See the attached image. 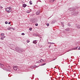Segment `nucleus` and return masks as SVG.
I'll return each instance as SVG.
<instances>
[{
    "label": "nucleus",
    "mask_w": 80,
    "mask_h": 80,
    "mask_svg": "<svg viewBox=\"0 0 80 80\" xmlns=\"http://www.w3.org/2000/svg\"><path fill=\"white\" fill-rule=\"evenodd\" d=\"M6 10L8 13H10L12 12V8L10 7L7 8H5Z\"/></svg>",
    "instance_id": "nucleus-1"
},
{
    "label": "nucleus",
    "mask_w": 80,
    "mask_h": 80,
    "mask_svg": "<svg viewBox=\"0 0 80 80\" xmlns=\"http://www.w3.org/2000/svg\"><path fill=\"white\" fill-rule=\"evenodd\" d=\"M16 50L18 52H23V50L19 48H17Z\"/></svg>",
    "instance_id": "nucleus-2"
},
{
    "label": "nucleus",
    "mask_w": 80,
    "mask_h": 80,
    "mask_svg": "<svg viewBox=\"0 0 80 80\" xmlns=\"http://www.w3.org/2000/svg\"><path fill=\"white\" fill-rule=\"evenodd\" d=\"M13 68L14 70H15V71H20V70H19V68H18V66H14L13 67Z\"/></svg>",
    "instance_id": "nucleus-3"
},
{
    "label": "nucleus",
    "mask_w": 80,
    "mask_h": 80,
    "mask_svg": "<svg viewBox=\"0 0 80 80\" xmlns=\"http://www.w3.org/2000/svg\"><path fill=\"white\" fill-rule=\"evenodd\" d=\"M40 13V11H37L36 12V15H39Z\"/></svg>",
    "instance_id": "nucleus-4"
},
{
    "label": "nucleus",
    "mask_w": 80,
    "mask_h": 80,
    "mask_svg": "<svg viewBox=\"0 0 80 80\" xmlns=\"http://www.w3.org/2000/svg\"><path fill=\"white\" fill-rule=\"evenodd\" d=\"M33 43H34V44H36L37 43V40H34L33 41Z\"/></svg>",
    "instance_id": "nucleus-5"
},
{
    "label": "nucleus",
    "mask_w": 80,
    "mask_h": 80,
    "mask_svg": "<svg viewBox=\"0 0 80 80\" xmlns=\"http://www.w3.org/2000/svg\"><path fill=\"white\" fill-rule=\"evenodd\" d=\"M27 4H24L22 5V7L24 8H25V7H27Z\"/></svg>",
    "instance_id": "nucleus-6"
},
{
    "label": "nucleus",
    "mask_w": 80,
    "mask_h": 80,
    "mask_svg": "<svg viewBox=\"0 0 80 80\" xmlns=\"http://www.w3.org/2000/svg\"><path fill=\"white\" fill-rule=\"evenodd\" d=\"M66 31H69L70 30V29L69 28H67L66 29H65Z\"/></svg>",
    "instance_id": "nucleus-7"
},
{
    "label": "nucleus",
    "mask_w": 80,
    "mask_h": 80,
    "mask_svg": "<svg viewBox=\"0 0 80 80\" xmlns=\"http://www.w3.org/2000/svg\"><path fill=\"white\" fill-rule=\"evenodd\" d=\"M0 67H4V65L3 64H1V63H0Z\"/></svg>",
    "instance_id": "nucleus-8"
},
{
    "label": "nucleus",
    "mask_w": 80,
    "mask_h": 80,
    "mask_svg": "<svg viewBox=\"0 0 80 80\" xmlns=\"http://www.w3.org/2000/svg\"><path fill=\"white\" fill-rule=\"evenodd\" d=\"M4 35H5V34H4V33H2L1 34V36H2V37H3V36Z\"/></svg>",
    "instance_id": "nucleus-9"
},
{
    "label": "nucleus",
    "mask_w": 80,
    "mask_h": 80,
    "mask_svg": "<svg viewBox=\"0 0 80 80\" xmlns=\"http://www.w3.org/2000/svg\"><path fill=\"white\" fill-rule=\"evenodd\" d=\"M77 48H78V47H76V48H73V50H76V49H77Z\"/></svg>",
    "instance_id": "nucleus-10"
},
{
    "label": "nucleus",
    "mask_w": 80,
    "mask_h": 80,
    "mask_svg": "<svg viewBox=\"0 0 80 80\" xmlns=\"http://www.w3.org/2000/svg\"><path fill=\"white\" fill-rule=\"evenodd\" d=\"M43 62V60H41L40 61H38V63H40V62Z\"/></svg>",
    "instance_id": "nucleus-11"
},
{
    "label": "nucleus",
    "mask_w": 80,
    "mask_h": 80,
    "mask_svg": "<svg viewBox=\"0 0 80 80\" xmlns=\"http://www.w3.org/2000/svg\"><path fill=\"white\" fill-rule=\"evenodd\" d=\"M77 28H80V26L79 25H78L77 26Z\"/></svg>",
    "instance_id": "nucleus-12"
},
{
    "label": "nucleus",
    "mask_w": 80,
    "mask_h": 80,
    "mask_svg": "<svg viewBox=\"0 0 80 80\" xmlns=\"http://www.w3.org/2000/svg\"><path fill=\"white\" fill-rule=\"evenodd\" d=\"M55 0H50V2H53L54 1H55Z\"/></svg>",
    "instance_id": "nucleus-13"
},
{
    "label": "nucleus",
    "mask_w": 80,
    "mask_h": 80,
    "mask_svg": "<svg viewBox=\"0 0 80 80\" xmlns=\"http://www.w3.org/2000/svg\"><path fill=\"white\" fill-rule=\"evenodd\" d=\"M29 3L30 5H32V1H30V2H29Z\"/></svg>",
    "instance_id": "nucleus-14"
},
{
    "label": "nucleus",
    "mask_w": 80,
    "mask_h": 80,
    "mask_svg": "<svg viewBox=\"0 0 80 80\" xmlns=\"http://www.w3.org/2000/svg\"><path fill=\"white\" fill-rule=\"evenodd\" d=\"M31 12V11H29L27 12V13H30Z\"/></svg>",
    "instance_id": "nucleus-15"
},
{
    "label": "nucleus",
    "mask_w": 80,
    "mask_h": 80,
    "mask_svg": "<svg viewBox=\"0 0 80 80\" xmlns=\"http://www.w3.org/2000/svg\"><path fill=\"white\" fill-rule=\"evenodd\" d=\"M26 42H27V43H29V42H30V40H27L26 41Z\"/></svg>",
    "instance_id": "nucleus-16"
},
{
    "label": "nucleus",
    "mask_w": 80,
    "mask_h": 80,
    "mask_svg": "<svg viewBox=\"0 0 80 80\" xmlns=\"http://www.w3.org/2000/svg\"><path fill=\"white\" fill-rule=\"evenodd\" d=\"M62 26L63 27H64V25H63V23H62Z\"/></svg>",
    "instance_id": "nucleus-17"
},
{
    "label": "nucleus",
    "mask_w": 80,
    "mask_h": 80,
    "mask_svg": "<svg viewBox=\"0 0 80 80\" xmlns=\"http://www.w3.org/2000/svg\"><path fill=\"white\" fill-rule=\"evenodd\" d=\"M0 6H1V5L0 4ZM0 8H1V9L3 8V7H2V6H0Z\"/></svg>",
    "instance_id": "nucleus-18"
},
{
    "label": "nucleus",
    "mask_w": 80,
    "mask_h": 80,
    "mask_svg": "<svg viewBox=\"0 0 80 80\" xmlns=\"http://www.w3.org/2000/svg\"><path fill=\"white\" fill-rule=\"evenodd\" d=\"M32 28H29V30H30V31H32Z\"/></svg>",
    "instance_id": "nucleus-19"
},
{
    "label": "nucleus",
    "mask_w": 80,
    "mask_h": 80,
    "mask_svg": "<svg viewBox=\"0 0 80 80\" xmlns=\"http://www.w3.org/2000/svg\"><path fill=\"white\" fill-rule=\"evenodd\" d=\"M3 37H2L1 38V40H3Z\"/></svg>",
    "instance_id": "nucleus-20"
},
{
    "label": "nucleus",
    "mask_w": 80,
    "mask_h": 80,
    "mask_svg": "<svg viewBox=\"0 0 80 80\" xmlns=\"http://www.w3.org/2000/svg\"><path fill=\"white\" fill-rule=\"evenodd\" d=\"M8 30H10V28H8Z\"/></svg>",
    "instance_id": "nucleus-21"
},
{
    "label": "nucleus",
    "mask_w": 80,
    "mask_h": 80,
    "mask_svg": "<svg viewBox=\"0 0 80 80\" xmlns=\"http://www.w3.org/2000/svg\"><path fill=\"white\" fill-rule=\"evenodd\" d=\"M21 35H25V33H22Z\"/></svg>",
    "instance_id": "nucleus-22"
},
{
    "label": "nucleus",
    "mask_w": 80,
    "mask_h": 80,
    "mask_svg": "<svg viewBox=\"0 0 80 80\" xmlns=\"http://www.w3.org/2000/svg\"><path fill=\"white\" fill-rule=\"evenodd\" d=\"M5 24H8V22H7V21H6L5 22Z\"/></svg>",
    "instance_id": "nucleus-23"
},
{
    "label": "nucleus",
    "mask_w": 80,
    "mask_h": 80,
    "mask_svg": "<svg viewBox=\"0 0 80 80\" xmlns=\"http://www.w3.org/2000/svg\"><path fill=\"white\" fill-rule=\"evenodd\" d=\"M46 65V63H43L42 64V65Z\"/></svg>",
    "instance_id": "nucleus-24"
},
{
    "label": "nucleus",
    "mask_w": 80,
    "mask_h": 80,
    "mask_svg": "<svg viewBox=\"0 0 80 80\" xmlns=\"http://www.w3.org/2000/svg\"><path fill=\"white\" fill-rule=\"evenodd\" d=\"M68 25L69 27H70V24H68Z\"/></svg>",
    "instance_id": "nucleus-25"
},
{
    "label": "nucleus",
    "mask_w": 80,
    "mask_h": 80,
    "mask_svg": "<svg viewBox=\"0 0 80 80\" xmlns=\"http://www.w3.org/2000/svg\"><path fill=\"white\" fill-rule=\"evenodd\" d=\"M35 25H36V26H38V23H36L35 24Z\"/></svg>",
    "instance_id": "nucleus-26"
},
{
    "label": "nucleus",
    "mask_w": 80,
    "mask_h": 80,
    "mask_svg": "<svg viewBox=\"0 0 80 80\" xmlns=\"http://www.w3.org/2000/svg\"><path fill=\"white\" fill-rule=\"evenodd\" d=\"M46 25H47V26H49V23H47L46 24Z\"/></svg>",
    "instance_id": "nucleus-27"
},
{
    "label": "nucleus",
    "mask_w": 80,
    "mask_h": 80,
    "mask_svg": "<svg viewBox=\"0 0 80 80\" xmlns=\"http://www.w3.org/2000/svg\"><path fill=\"white\" fill-rule=\"evenodd\" d=\"M8 68H9V69H10L11 68V67H10V66H9L8 67Z\"/></svg>",
    "instance_id": "nucleus-28"
},
{
    "label": "nucleus",
    "mask_w": 80,
    "mask_h": 80,
    "mask_svg": "<svg viewBox=\"0 0 80 80\" xmlns=\"http://www.w3.org/2000/svg\"><path fill=\"white\" fill-rule=\"evenodd\" d=\"M2 37L3 38H5V36H4Z\"/></svg>",
    "instance_id": "nucleus-29"
},
{
    "label": "nucleus",
    "mask_w": 80,
    "mask_h": 80,
    "mask_svg": "<svg viewBox=\"0 0 80 80\" xmlns=\"http://www.w3.org/2000/svg\"><path fill=\"white\" fill-rule=\"evenodd\" d=\"M13 46H11L12 47V48H14V47H15V46L14 45H13Z\"/></svg>",
    "instance_id": "nucleus-30"
},
{
    "label": "nucleus",
    "mask_w": 80,
    "mask_h": 80,
    "mask_svg": "<svg viewBox=\"0 0 80 80\" xmlns=\"http://www.w3.org/2000/svg\"><path fill=\"white\" fill-rule=\"evenodd\" d=\"M7 71L8 72H10V70H7Z\"/></svg>",
    "instance_id": "nucleus-31"
},
{
    "label": "nucleus",
    "mask_w": 80,
    "mask_h": 80,
    "mask_svg": "<svg viewBox=\"0 0 80 80\" xmlns=\"http://www.w3.org/2000/svg\"><path fill=\"white\" fill-rule=\"evenodd\" d=\"M10 23H11V22H9L8 23V24H9V25H10Z\"/></svg>",
    "instance_id": "nucleus-32"
},
{
    "label": "nucleus",
    "mask_w": 80,
    "mask_h": 80,
    "mask_svg": "<svg viewBox=\"0 0 80 80\" xmlns=\"http://www.w3.org/2000/svg\"><path fill=\"white\" fill-rule=\"evenodd\" d=\"M13 28H12V27H10V30L11 29H13Z\"/></svg>",
    "instance_id": "nucleus-33"
},
{
    "label": "nucleus",
    "mask_w": 80,
    "mask_h": 80,
    "mask_svg": "<svg viewBox=\"0 0 80 80\" xmlns=\"http://www.w3.org/2000/svg\"><path fill=\"white\" fill-rule=\"evenodd\" d=\"M12 29L13 30H15V28H13V29Z\"/></svg>",
    "instance_id": "nucleus-34"
},
{
    "label": "nucleus",
    "mask_w": 80,
    "mask_h": 80,
    "mask_svg": "<svg viewBox=\"0 0 80 80\" xmlns=\"http://www.w3.org/2000/svg\"><path fill=\"white\" fill-rule=\"evenodd\" d=\"M50 44H52V43H53V44H54V43H51V42H49Z\"/></svg>",
    "instance_id": "nucleus-35"
},
{
    "label": "nucleus",
    "mask_w": 80,
    "mask_h": 80,
    "mask_svg": "<svg viewBox=\"0 0 80 80\" xmlns=\"http://www.w3.org/2000/svg\"><path fill=\"white\" fill-rule=\"evenodd\" d=\"M55 59H57V58H55L53 60H55Z\"/></svg>",
    "instance_id": "nucleus-36"
},
{
    "label": "nucleus",
    "mask_w": 80,
    "mask_h": 80,
    "mask_svg": "<svg viewBox=\"0 0 80 80\" xmlns=\"http://www.w3.org/2000/svg\"><path fill=\"white\" fill-rule=\"evenodd\" d=\"M78 49L80 50V47H79Z\"/></svg>",
    "instance_id": "nucleus-37"
},
{
    "label": "nucleus",
    "mask_w": 80,
    "mask_h": 80,
    "mask_svg": "<svg viewBox=\"0 0 80 80\" xmlns=\"http://www.w3.org/2000/svg\"><path fill=\"white\" fill-rule=\"evenodd\" d=\"M73 49V48H72ZM74 50L73 49H72V50Z\"/></svg>",
    "instance_id": "nucleus-38"
},
{
    "label": "nucleus",
    "mask_w": 80,
    "mask_h": 80,
    "mask_svg": "<svg viewBox=\"0 0 80 80\" xmlns=\"http://www.w3.org/2000/svg\"><path fill=\"white\" fill-rule=\"evenodd\" d=\"M4 70H6V69H4Z\"/></svg>",
    "instance_id": "nucleus-39"
},
{
    "label": "nucleus",
    "mask_w": 80,
    "mask_h": 80,
    "mask_svg": "<svg viewBox=\"0 0 80 80\" xmlns=\"http://www.w3.org/2000/svg\"><path fill=\"white\" fill-rule=\"evenodd\" d=\"M12 50H14V49H12Z\"/></svg>",
    "instance_id": "nucleus-40"
},
{
    "label": "nucleus",
    "mask_w": 80,
    "mask_h": 80,
    "mask_svg": "<svg viewBox=\"0 0 80 80\" xmlns=\"http://www.w3.org/2000/svg\"><path fill=\"white\" fill-rule=\"evenodd\" d=\"M11 48V49H12L11 48Z\"/></svg>",
    "instance_id": "nucleus-41"
}]
</instances>
